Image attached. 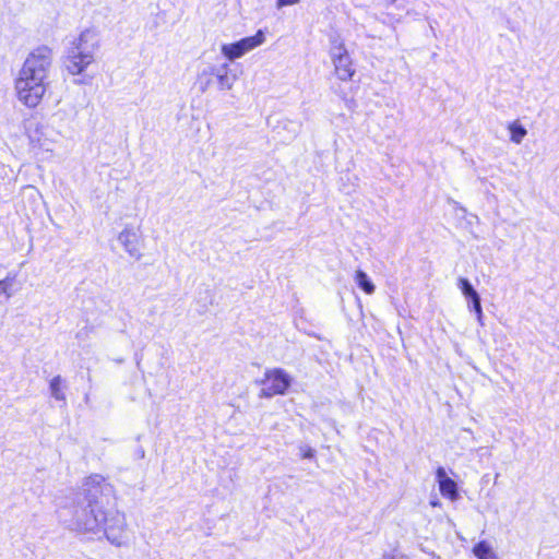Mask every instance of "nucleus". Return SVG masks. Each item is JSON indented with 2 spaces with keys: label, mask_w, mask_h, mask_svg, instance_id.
Instances as JSON below:
<instances>
[{
  "label": "nucleus",
  "mask_w": 559,
  "mask_h": 559,
  "mask_svg": "<svg viewBox=\"0 0 559 559\" xmlns=\"http://www.w3.org/2000/svg\"><path fill=\"white\" fill-rule=\"evenodd\" d=\"M53 63V51L47 45L32 49L23 61L19 73L48 81Z\"/></svg>",
  "instance_id": "4"
},
{
  "label": "nucleus",
  "mask_w": 559,
  "mask_h": 559,
  "mask_svg": "<svg viewBox=\"0 0 559 559\" xmlns=\"http://www.w3.org/2000/svg\"><path fill=\"white\" fill-rule=\"evenodd\" d=\"M508 130L510 132L511 142L515 144L522 143V141L527 134V130L522 124H520L519 121H513L509 123Z\"/></svg>",
  "instance_id": "15"
},
{
  "label": "nucleus",
  "mask_w": 559,
  "mask_h": 559,
  "mask_svg": "<svg viewBox=\"0 0 559 559\" xmlns=\"http://www.w3.org/2000/svg\"><path fill=\"white\" fill-rule=\"evenodd\" d=\"M228 64L216 67L209 64L204 67L197 75L195 84L202 93L207 92L216 81L219 91H230L236 82V76L228 73Z\"/></svg>",
  "instance_id": "7"
},
{
  "label": "nucleus",
  "mask_w": 559,
  "mask_h": 559,
  "mask_svg": "<svg viewBox=\"0 0 559 559\" xmlns=\"http://www.w3.org/2000/svg\"><path fill=\"white\" fill-rule=\"evenodd\" d=\"M438 484H441L443 480H449L450 477H448L447 472L443 467H439L436 472Z\"/></svg>",
  "instance_id": "20"
},
{
  "label": "nucleus",
  "mask_w": 559,
  "mask_h": 559,
  "mask_svg": "<svg viewBox=\"0 0 559 559\" xmlns=\"http://www.w3.org/2000/svg\"><path fill=\"white\" fill-rule=\"evenodd\" d=\"M459 288L466 298H473V310L476 313L477 321L480 325H484L483 321V309L480 305V297L475 288L472 286L467 278H459Z\"/></svg>",
  "instance_id": "12"
},
{
  "label": "nucleus",
  "mask_w": 559,
  "mask_h": 559,
  "mask_svg": "<svg viewBox=\"0 0 559 559\" xmlns=\"http://www.w3.org/2000/svg\"><path fill=\"white\" fill-rule=\"evenodd\" d=\"M473 555L477 559H499L491 545L486 540H480L473 547Z\"/></svg>",
  "instance_id": "13"
},
{
  "label": "nucleus",
  "mask_w": 559,
  "mask_h": 559,
  "mask_svg": "<svg viewBox=\"0 0 559 559\" xmlns=\"http://www.w3.org/2000/svg\"><path fill=\"white\" fill-rule=\"evenodd\" d=\"M330 57L336 76L344 82L350 81L355 74V68L344 41L338 37L331 39Z\"/></svg>",
  "instance_id": "8"
},
{
  "label": "nucleus",
  "mask_w": 559,
  "mask_h": 559,
  "mask_svg": "<svg viewBox=\"0 0 559 559\" xmlns=\"http://www.w3.org/2000/svg\"><path fill=\"white\" fill-rule=\"evenodd\" d=\"M300 0H277L276 1V7L278 9L283 8V7H289V5H295L297 3H299Z\"/></svg>",
  "instance_id": "21"
},
{
  "label": "nucleus",
  "mask_w": 559,
  "mask_h": 559,
  "mask_svg": "<svg viewBox=\"0 0 559 559\" xmlns=\"http://www.w3.org/2000/svg\"><path fill=\"white\" fill-rule=\"evenodd\" d=\"M439 489L443 497H447L452 501L457 500V485L453 479L450 478L449 480H443L439 484Z\"/></svg>",
  "instance_id": "16"
},
{
  "label": "nucleus",
  "mask_w": 559,
  "mask_h": 559,
  "mask_svg": "<svg viewBox=\"0 0 559 559\" xmlns=\"http://www.w3.org/2000/svg\"><path fill=\"white\" fill-rule=\"evenodd\" d=\"M48 87L49 81L41 80L40 78H33L17 72L14 79L15 95L28 108H35L40 104Z\"/></svg>",
  "instance_id": "3"
},
{
  "label": "nucleus",
  "mask_w": 559,
  "mask_h": 559,
  "mask_svg": "<svg viewBox=\"0 0 559 559\" xmlns=\"http://www.w3.org/2000/svg\"><path fill=\"white\" fill-rule=\"evenodd\" d=\"M382 559H394V558H393V557H391V556H383V558H382Z\"/></svg>",
  "instance_id": "23"
},
{
  "label": "nucleus",
  "mask_w": 559,
  "mask_h": 559,
  "mask_svg": "<svg viewBox=\"0 0 559 559\" xmlns=\"http://www.w3.org/2000/svg\"><path fill=\"white\" fill-rule=\"evenodd\" d=\"M62 378L60 376H56L50 380V393L51 396L57 401H66V395L62 391Z\"/></svg>",
  "instance_id": "17"
},
{
  "label": "nucleus",
  "mask_w": 559,
  "mask_h": 559,
  "mask_svg": "<svg viewBox=\"0 0 559 559\" xmlns=\"http://www.w3.org/2000/svg\"><path fill=\"white\" fill-rule=\"evenodd\" d=\"M100 532L115 546H121L126 542L127 521L126 515L114 507L104 508L100 519Z\"/></svg>",
  "instance_id": "6"
},
{
  "label": "nucleus",
  "mask_w": 559,
  "mask_h": 559,
  "mask_svg": "<svg viewBox=\"0 0 559 559\" xmlns=\"http://www.w3.org/2000/svg\"><path fill=\"white\" fill-rule=\"evenodd\" d=\"M12 286V281L7 277L4 280H0V295L4 294L8 298L12 296V293L10 292Z\"/></svg>",
  "instance_id": "18"
},
{
  "label": "nucleus",
  "mask_w": 559,
  "mask_h": 559,
  "mask_svg": "<svg viewBox=\"0 0 559 559\" xmlns=\"http://www.w3.org/2000/svg\"><path fill=\"white\" fill-rule=\"evenodd\" d=\"M264 41V32L259 29L253 36L245 37L236 43L224 44L221 48V51L224 57L230 61H234L261 46Z\"/></svg>",
  "instance_id": "10"
},
{
  "label": "nucleus",
  "mask_w": 559,
  "mask_h": 559,
  "mask_svg": "<svg viewBox=\"0 0 559 559\" xmlns=\"http://www.w3.org/2000/svg\"><path fill=\"white\" fill-rule=\"evenodd\" d=\"M299 452L302 459H312L316 454V451L309 445L299 447Z\"/></svg>",
  "instance_id": "19"
},
{
  "label": "nucleus",
  "mask_w": 559,
  "mask_h": 559,
  "mask_svg": "<svg viewBox=\"0 0 559 559\" xmlns=\"http://www.w3.org/2000/svg\"><path fill=\"white\" fill-rule=\"evenodd\" d=\"M114 487L102 475L94 474L86 477L78 493V503L88 507L106 508L114 499Z\"/></svg>",
  "instance_id": "2"
},
{
  "label": "nucleus",
  "mask_w": 559,
  "mask_h": 559,
  "mask_svg": "<svg viewBox=\"0 0 559 559\" xmlns=\"http://www.w3.org/2000/svg\"><path fill=\"white\" fill-rule=\"evenodd\" d=\"M103 511L104 508L78 503L73 508L71 519L66 520L67 525L80 533H99Z\"/></svg>",
  "instance_id": "5"
},
{
  "label": "nucleus",
  "mask_w": 559,
  "mask_h": 559,
  "mask_svg": "<svg viewBox=\"0 0 559 559\" xmlns=\"http://www.w3.org/2000/svg\"><path fill=\"white\" fill-rule=\"evenodd\" d=\"M100 47V33L96 27L85 28L72 43L66 58V68L71 75L82 74L94 61Z\"/></svg>",
  "instance_id": "1"
},
{
  "label": "nucleus",
  "mask_w": 559,
  "mask_h": 559,
  "mask_svg": "<svg viewBox=\"0 0 559 559\" xmlns=\"http://www.w3.org/2000/svg\"><path fill=\"white\" fill-rule=\"evenodd\" d=\"M397 0H385L386 4H394Z\"/></svg>",
  "instance_id": "22"
},
{
  "label": "nucleus",
  "mask_w": 559,
  "mask_h": 559,
  "mask_svg": "<svg viewBox=\"0 0 559 559\" xmlns=\"http://www.w3.org/2000/svg\"><path fill=\"white\" fill-rule=\"evenodd\" d=\"M354 281L366 294L372 295L374 293L376 286L364 271L357 270Z\"/></svg>",
  "instance_id": "14"
},
{
  "label": "nucleus",
  "mask_w": 559,
  "mask_h": 559,
  "mask_svg": "<svg viewBox=\"0 0 559 559\" xmlns=\"http://www.w3.org/2000/svg\"><path fill=\"white\" fill-rule=\"evenodd\" d=\"M118 241L131 258L135 260L142 258L143 236L140 227L126 225L118 235Z\"/></svg>",
  "instance_id": "11"
},
{
  "label": "nucleus",
  "mask_w": 559,
  "mask_h": 559,
  "mask_svg": "<svg viewBox=\"0 0 559 559\" xmlns=\"http://www.w3.org/2000/svg\"><path fill=\"white\" fill-rule=\"evenodd\" d=\"M292 377L281 368L269 369L264 373L261 390L262 397H272L274 395H283L292 384Z\"/></svg>",
  "instance_id": "9"
}]
</instances>
